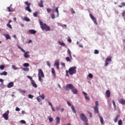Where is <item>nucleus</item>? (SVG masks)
<instances>
[{
  "label": "nucleus",
  "instance_id": "nucleus-1",
  "mask_svg": "<svg viewBox=\"0 0 125 125\" xmlns=\"http://www.w3.org/2000/svg\"><path fill=\"white\" fill-rule=\"evenodd\" d=\"M40 24L41 26V28L43 30H45V31H50V27L49 26H47L45 23H43V22L41 20L39 21Z\"/></svg>",
  "mask_w": 125,
  "mask_h": 125
},
{
  "label": "nucleus",
  "instance_id": "nucleus-2",
  "mask_svg": "<svg viewBox=\"0 0 125 125\" xmlns=\"http://www.w3.org/2000/svg\"><path fill=\"white\" fill-rule=\"evenodd\" d=\"M80 119H81L83 122H84L85 125H88V123H87L88 120H87V117H86L84 114L82 113L80 114Z\"/></svg>",
  "mask_w": 125,
  "mask_h": 125
},
{
  "label": "nucleus",
  "instance_id": "nucleus-3",
  "mask_svg": "<svg viewBox=\"0 0 125 125\" xmlns=\"http://www.w3.org/2000/svg\"><path fill=\"white\" fill-rule=\"evenodd\" d=\"M68 73L71 76H73L74 74L77 73V67L73 66L70 67L68 70Z\"/></svg>",
  "mask_w": 125,
  "mask_h": 125
},
{
  "label": "nucleus",
  "instance_id": "nucleus-4",
  "mask_svg": "<svg viewBox=\"0 0 125 125\" xmlns=\"http://www.w3.org/2000/svg\"><path fill=\"white\" fill-rule=\"evenodd\" d=\"M25 4L27 5V6L25 8V10L28 12H32V10L30 8V6H31V3H29V1H26L24 2Z\"/></svg>",
  "mask_w": 125,
  "mask_h": 125
},
{
  "label": "nucleus",
  "instance_id": "nucleus-5",
  "mask_svg": "<svg viewBox=\"0 0 125 125\" xmlns=\"http://www.w3.org/2000/svg\"><path fill=\"white\" fill-rule=\"evenodd\" d=\"M74 87V85H73V84L70 83V84H67L66 86H65V90H66V91L68 90H71L72 89H73Z\"/></svg>",
  "mask_w": 125,
  "mask_h": 125
},
{
  "label": "nucleus",
  "instance_id": "nucleus-6",
  "mask_svg": "<svg viewBox=\"0 0 125 125\" xmlns=\"http://www.w3.org/2000/svg\"><path fill=\"white\" fill-rule=\"evenodd\" d=\"M89 16L91 18V19L93 21L94 23L96 24V25H98V23H97V20H96V18L92 15V14H89Z\"/></svg>",
  "mask_w": 125,
  "mask_h": 125
},
{
  "label": "nucleus",
  "instance_id": "nucleus-7",
  "mask_svg": "<svg viewBox=\"0 0 125 125\" xmlns=\"http://www.w3.org/2000/svg\"><path fill=\"white\" fill-rule=\"evenodd\" d=\"M111 61H112V57H110L109 58H107L105 59V66H108V65H109V63L111 62Z\"/></svg>",
  "mask_w": 125,
  "mask_h": 125
},
{
  "label": "nucleus",
  "instance_id": "nucleus-8",
  "mask_svg": "<svg viewBox=\"0 0 125 125\" xmlns=\"http://www.w3.org/2000/svg\"><path fill=\"white\" fill-rule=\"evenodd\" d=\"M38 76L42 77V78H44V74H43V71L42 69H40L38 70Z\"/></svg>",
  "mask_w": 125,
  "mask_h": 125
},
{
  "label": "nucleus",
  "instance_id": "nucleus-9",
  "mask_svg": "<svg viewBox=\"0 0 125 125\" xmlns=\"http://www.w3.org/2000/svg\"><path fill=\"white\" fill-rule=\"evenodd\" d=\"M9 114V110H7L5 113L3 114V118H4V120H8V115Z\"/></svg>",
  "mask_w": 125,
  "mask_h": 125
},
{
  "label": "nucleus",
  "instance_id": "nucleus-10",
  "mask_svg": "<svg viewBox=\"0 0 125 125\" xmlns=\"http://www.w3.org/2000/svg\"><path fill=\"white\" fill-rule=\"evenodd\" d=\"M71 90L73 94H78V90L75 87V86H73V88H72Z\"/></svg>",
  "mask_w": 125,
  "mask_h": 125
},
{
  "label": "nucleus",
  "instance_id": "nucleus-11",
  "mask_svg": "<svg viewBox=\"0 0 125 125\" xmlns=\"http://www.w3.org/2000/svg\"><path fill=\"white\" fill-rule=\"evenodd\" d=\"M54 66H55L56 67V68L57 70L59 69V61H56L55 62V63L54 64Z\"/></svg>",
  "mask_w": 125,
  "mask_h": 125
},
{
  "label": "nucleus",
  "instance_id": "nucleus-12",
  "mask_svg": "<svg viewBox=\"0 0 125 125\" xmlns=\"http://www.w3.org/2000/svg\"><path fill=\"white\" fill-rule=\"evenodd\" d=\"M105 95L107 97V98H110V96H111V92L109 90H107L105 92Z\"/></svg>",
  "mask_w": 125,
  "mask_h": 125
},
{
  "label": "nucleus",
  "instance_id": "nucleus-13",
  "mask_svg": "<svg viewBox=\"0 0 125 125\" xmlns=\"http://www.w3.org/2000/svg\"><path fill=\"white\" fill-rule=\"evenodd\" d=\"M31 83L33 87H35V88H37V87H38V85L36 83L35 80L32 81Z\"/></svg>",
  "mask_w": 125,
  "mask_h": 125
},
{
  "label": "nucleus",
  "instance_id": "nucleus-14",
  "mask_svg": "<svg viewBox=\"0 0 125 125\" xmlns=\"http://www.w3.org/2000/svg\"><path fill=\"white\" fill-rule=\"evenodd\" d=\"M13 85H14V83L13 82H10L7 84V87L8 88H11Z\"/></svg>",
  "mask_w": 125,
  "mask_h": 125
},
{
  "label": "nucleus",
  "instance_id": "nucleus-15",
  "mask_svg": "<svg viewBox=\"0 0 125 125\" xmlns=\"http://www.w3.org/2000/svg\"><path fill=\"white\" fill-rule=\"evenodd\" d=\"M29 53H30L29 51H27V52H24V57L25 58H30V55H29Z\"/></svg>",
  "mask_w": 125,
  "mask_h": 125
},
{
  "label": "nucleus",
  "instance_id": "nucleus-16",
  "mask_svg": "<svg viewBox=\"0 0 125 125\" xmlns=\"http://www.w3.org/2000/svg\"><path fill=\"white\" fill-rule=\"evenodd\" d=\"M83 95H84L85 96V99L86 100H90V99L89 98V97L87 96V93H85V92L83 91Z\"/></svg>",
  "mask_w": 125,
  "mask_h": 125
},
{
  "label": "nucleus",
  "instance_id": "nucleus-17",
  "mask_svg": "<svg viewBox=\"0 0 125 125\" xmlns=\"http://www.w3.org/2000/svg\"><path fill=\"white\" fill-rule=\"evenodd\" d=\"M60 124V117H57L56 118V125H59Z\"/></svg>",
  "mask_w": 125,
  "mask_h": 125
},
{
  "label": "nucleus",
  "instance_id": "nucleus-18",
  "mask_svg": "<svg viewBox=\"0 0 125 125\" xmlns=\"http://www.w3.org/2000/svg\"><path fill=\"white\" fill-rule=\"evenodd\" d=\"M29 33L32 35H36L37 31L34 29H30L29 30Z\"/></svg>",
  "mask_w": 125,
  "mask_h": 125
},
{
  "label": "nucleus",
  "instance_id": "nucleus-19",
  "mask_svg": "<svg viewBox=\"0 0 125 125\" xmlns=\"http://www.w3.org/2000/svg\"><path fill=\"white\" fill-rule=\"evenodd\" d=\"M51 73H52L54 78H56V74L55 73V70L54 69V68H52Z\"/></svg>",
  "mask_w": 125,
  "mask_h": 125
},
{
  "label": "nucleus",
  "instance_id": "nucleus-20",
  "mask_svg": "<svg viewBox=\"0 0 125 125\" xmlns=\"http://www.w3.org/2000/svg\"><path fill=\"white\" fill-rule=\"evenodd\" d=\"M119 102L120 104H122V105H125V100H124L123 99H122L119 101Z\"/></svg>",
  "mask_w": 125,
  "mask_h": 125
},
{
  "label": "nucleus",
  "instance_id": "nucleus-21",
  "mask_svg": "<svg viewBox=\"0 0 125 125\" xmlns=\"http://www.w3.org/2000/svg\"><path fill=\"white\" fill-rule=\"evenodd\" d=\"M99 116L100 118V122L101 123L102 125H103V124H104V120H103V117L100 116V114H99Z\"/></svg>",
  "mask_w": 125,
  "mask_h": 125
},
{
  "label": "nucleus",
  "instance_id": "nucleus-22",
  "mask_svg": "<svg viewBox=\"0 0 125 125\" xmlns=\"http://www.w3.org/2000/svg\"><path fill=\"white\" fill-rule=\"evenodd\" d=\"M38 5L39 6H40V7H43V1H42V0H41L40 1V2L39 3Z\"/></svg>",
  "mask_w": 125,
  "mask_h": 125
},
{
  "label": "nucleus",
  "instance_id": "nucleus-23",
  "mask_svg": "<svg viewBox=\"0 0 125 125\" xmlns=\"http://www.w3.org/2000/svg\"><path fill=\"white\" fill-rule=\"evenodd\" d=\"M3 36L6 38V40H10V36L9 34H4Z\"/></svg>",
  "mask_w": 125,
  "mask_h": 125
},
{
  "label": "nucleus",
  "instance_id": "nucleus-24",
  "mask_svg": "<svg viewBox=\"0 0 125 125\" xmlns=\"http://www.w3.org/2000/svg\"><path fill=\"white\" fill-rule=\"evenodd\" d=\"M23 21H26V22H30V20L28 18L24 17L23 19Z\"/></svg>",
  "mask_w": 125,
  "mask_h": 125
},
{
  "label": "nucleus",
  "instance_id": "nucleus-25",
  "mask_svg": "<svg viewBox=\"0 0 125 125\" xmlns=\"http://www.w3.org/2000/svg\"><path fill=\"white\" fill-rule=\"evenodd\" d=\"M94 110L96 114H98L99 113V111H98V107L95 106L94 107Z\"/></svg>",
  "mask_w": 125,
  "mask_h": 125
},
{
  "label": "nucleus",
  "instance_id": "nucleus-26",
  "mask_svg": "<svg viewBox=\"0 0 125 125\" xmlns=\"http://www.w3.org/2000/svg\"><path fill=\"white\" fill-rule=\"evenodd\" d=\"M0 76H7V72L3 71L2 73H0Z\"/></svg>",
  "mask_w": 125,
  "mask_h": 125
},
{
  "label": "nucleus",
  "instance_id": "nucleus-27",
  "mask_svg": "<svg viewBox=\"0 0 125 125\" xmlns=\"http://www.w3.org/2000/svg\"><path fill=\"white\" fill-rule=\"evenodd\" d=\"M67 53L69 54L70 58L71 59H72V54H71V51L70 50V49H68L67 50Z\"/></svg>",
  "mask_w": 125,
  "mask_h": 125
},
{
  "label": "nucleus",
  "instance_id": "nucleus-28",
  "mask_svg": "<svg viewBox=\"0 0 125 125\" xmlns=\"http://www.w3.org/2000/svg\"><path fill=\"white\" fill-rule=\"evenodd\" d=\"M71 110H72V112L74 113V114H76V113H77V112L76 111V109H75V107L73 105L71 106Z\"/></svg>",
  "mask_w": 125,
  "mask_h": 125
},
{
  "label": "nucleus",
  "instance_id": "nucleus-29",
  "mask_svg": "<svg viewBox=\"0 0 125 125\" xmlns=\"http://www.w3.org/2000/svg\"><path fill=\"white\" fill-rule=\"evenodd\" d=\"M22 70L24 71V72H29V68H21Z\"/></svg>",
  "mask_w": 125,
  "mask_h": 125
},
{
  "label": "nucleus",
  "instance_id": "nucleus-30",
  "mask_svg": "<svg viewBox=\"0 0 125 125\" xmlns=\"http://www.w3.org/2000/svg\"><path fill=\"white\" fill-rule=\"evenodd\" d=\"M59 7H57L55 9L56 11L57 12V17H58L59 16V11L58 10Z\"/></svg>",
  "mask_w": 125,
  "mask_h": 125
},
{
  "label": "nucleus",
  "instance_id": "nucleus-31",
  "mask_svg": "<svg viewBox=\"0 0 125 125\" xmlns=\"http://www.w3.org/2000/svg\"><path fill=\"white\" fill-rule=\"evenodd\" d=\"M118 125H123V121L120 119L118 121Z\"/></svg>",
  "mask_w": 125,
  "mask_h": 125
},
{
  "label": "nucleus",
  "instance_id": "nucleus-32",
  "mask_svg": "<svg viewBox=\"0 0 125 125\" xmlns=\"http://www.w3.org/2000/svg\"><path fill=\"white\" fill-rule=\"evenodd\" d=\"M119 7H123V6H125V2H122L121 5H118Z\"/></svg>",
  "mask_w": 125,
  "mask_h": 125
},
{
  "label": "nucleus",
  "instance_id": "nucleus-33",
  "mask_svg": "<svg viewBox=\"0 0 125 125\" xmlns=\"http://www.w3.org/2000/svg\"><path fill=\"white\" fill-rule=\"evenodd\" d=\"M65 60L67 61V62H71V59L69 58V57L65 58Z\"/></svg>",
  "mask_w": 125,
  "mask_h": 125
},
{
  "label": "nucleus",
  "instance_id": "nucleus-34",
  "mask_svg": "<svg viewBox=\"0 0 125 125\" xmlns=\"http://www.w3.org/2000/svg\"><path fill=\"white\" fill-rule=\"evenodd\" d=\"M120 117V116L118 115L115 119H114V123H117L118 122V120L119 118Z\"/></svg>",
  "mask_w": 125,
  "mask_h": 125
},
{
  "label": "nucleus",
  "instance_id": "nucleus-35",
  "mask_svg": "<svg viewBox=\"0 0 125 125\" xmlns=\"http://www.w3.org/2000/svg\"><path fill=\"white\" fill-rule=\"evenodd\" d=\"M38 14H39V12H35L34 13H33V16L34 17H37V16H38Z\"/></svg>",
  "mask_w": 125,
  "mask_h": 125
},
{
  "label": "nucleus",
  "instance_id": "nucleus-36",
  "mask_svg": "<svg viewBox=\"0 0 125 125\" xmlns=\"http://www.w3.org/2000/svg\"><path fill=\"white\" fill-rule=\"evenodd\" d=\"M40 97H41V98L44 100V98H45V97L44 96V94H42V95H40Z\"/></svg>",
  "mask_w": 125,
  "mask_h": 125
},
{
  "label": "nucleus",
  "instance_id": "nucleus-37",
  "mask_svg": "<svg viewBox=\"0 0 125 125\" xmlns=\"http://www.w3.org/2000/svg\"><path fill=\"white\" fill-rule=\"evenodd\" d=\"M24 67H29L30 66V64L28 63H24L23 64Z\"/></svg>",
  "mask_w": 125,
  "mask_h": 125
},
{
  "label": "nucleus",
  "instance_id": "nucleus-38",
  "mask_svg": "<svg viewBox=\"0 0 125 125\" xmlns=\"http://www.w3.org/2000/svg\"><path fill=\"white\" fill-rule=\"evenodd\" d=\"M19 91H20V92H22L23 93H26V90H22V89H20L19 90Z\"/></svg>",
  "mask_w": 125,
  "mask_h": 125
},
{
  "label": "nucleus",
  "instance_id": "nucleus-39",
  "mask_svg": "<svg viewBox=\"0 0 125 125\" xmlns=\"http://www.w3.org/2000/svg\"><path fill=\"white\" fill-rule=\"evenodd\" d=\"M58 42L61 45H62V46H65V43L64 42H61L60 41H59Z\"/></svg>",
  "mask_w": 125,
  "mask_h": 125
},
{
  "label": "nucleus",
  "instance_id": "nucleus-40",
  "mask_svg": "<svg viewBox=\"0 0 125 125\" xmlns=\"http://www.w3.org/2000/svg\"><path fill=\"white\" fill-rule=\"evenodd\" d=\"M46 63H47V65L48 66V67H49V68H50L51 64H50V62H49V61H47L46 62Z\"/></svg>",
  "mask_w": 125,
  "mask_h": 125
},
{
  "label": "nucleus",
  "instance_id": "nucleus-41",
  "mask_svg": "<svg viewBox=\"0 0 125 125\" xmlns=\"http://www.w3.org/2000/svg\"><path fill=\"white\" fill-rule=\"evenodd\" d=\"M27 78H28V79H29V80H30L31 82H32V81H34V80H33V78L31 76H27Z\"/></svg>",
  "mask_w": 125,
  "mask_h": 125
},
{
  "label": "nucleus",
  "instance_id": "nucleus-42",
  "mask_svg": "<svg viewBox=\"0 0 125 125\" xmlns=\"http://www.w3.org/2000/svg\"><path fill=\"white\" fill-rule=\"evenodd\" d=\"M49 123H52L53 122V118L52 117L49 118Z\"/></svg>",
  "mask_w": 125,
  "mask_h": 125
},
{
  "label": "nucleus",
  "instance_id": "nucleus-43",
  "mask_svg": "<svg viewBox=\"0 0 125 125\" xmlns=\"http://www.w3.org/2000/svg\"><path fill=\"white\" fill-rule=\"evenodd\" d=\"M95 105L96 106L95 107H98V106L99 105V103H98V101H96L95 102Z\"/></svg>",
  "mask_w": 125,
  "mask_h": 125
},
{
  "label": "nucleus",
  "instance_id": "nucleus-44",
  "mask_svg": "<svg viewBox=\"0 0 125 125\" xmlns=\"http://www.w3.org/2000/svg\"><path fill=\"white\" fill-rule=\"evenodd\" d=\"M46 10H47V12L48 13H50L51 12V9L49 8H47L46 9Z\"/></svg>",
  "mask_w": 125,
  "mask_h": 125
},
{
  "label": "nucleus",
  "instance_id": "nucleus-45",
  "mask_svg": "<svg viewBox=\"0 0 125 125\" xmlns=\"http://www.w3.org/2000/svg\"><path fill=\"white\" fill-rule=\"evenodd\" d=\"M88 77L89 78H90V79H92V78H93V75H92V74L89 73L88 74Z\"/></svg>",
  "mask_w": 125,
  "mask_h": 125
},
{
  "label": "nucleus",
  "instance_id": "nucleus-46",
  "mask_svg": "<svg viewBox=\"0 0 125 125\" xmlns=\"http://www.w3.org/2000/svg\"><path fill=\"white\" fill-rule=\"evenodd\" d=\"M7 26L10 29H12V26L11 25L10 23H7Z\"/></svg>",
  "mask_w": 125,
  "mask_h": 125
},
{
  "label": "nucleus",
  "instance_id": "nucleus-47",
  "mask_svg": "<svg viewBox=\"0 0 125 125\" xmlns=\"http://www.w3.org/2000/svg\"><path fill=\"white\" fill-rule=\"evenodd\" d=\"M28 98H30V99H33L34 98V96L31 94L28 95Z\"/></svg>",
  "mask_w": 125,
  "mask_h": 125
},
{
  "label": "nucleus",
  "instance_id": "nucleus-48",
  "mask_svg": "<svg viewBox=\"0 0 125 125\" xmlns=\"http://www.w3.org/2000/svg\"><path fill=\"white\" fill-rule=\"evenodd\" d=\"M0 70H2L4 69V65H1L0 66Z\"/></svg>",
  "mask_w": 125,
  "mask_h": 125
},
{
  "label": "nucleus",
  "instance_id": "nucleus-49",
  "mask_svg": "<svg viewBox=\"0 0 125 125\" xmlns=\"http://www.w3.org/2000/svg\"><path fill=\"white\" fill-rule=\"evenodd\" d=\"M19 48L21 50V51H22V52H25V50L22 48V47H21L20 46H19Z\"/></svg>",
  "mask_w": 125,
  "mask_h": 125
},
{
  "label": "nucleus",
  "instance_id": "nucleus-50",
  "mask_svg": "<svg viewBox=\"0 0 125 125\" xmlns=\"http://www.w3.org/2000/svg\"><path fill=\"white\" fill-rule=\"evenodd\" d=\"M87 114H89L90 118H92V114L90 111H87Z\"/></svg>",
  "mask_w": 125,
  "mask_h": 125
},
{
  "label": "nucleus",
  "instance_id": "nucleus-51",
  "mask_svg": "<svg viewBox=\"0 0 125 125\" xmlns=\"http://www.w3.org/2000/svg\"><path fill=\"white\" fill-rule=\"evenodd\" d=\"M12 68L14 70H17V68L16 67V66H15V65H12Z\"/></svg>",
  "mask_w": 125,
  "mask_h": 125
},
{
  "label": "nucleus",
  "instance_id": "nucleus-52",
  "mask_svg": "<svg viewBox=\"0 0 125 125\" xmlns=\"http://www.w3.org/2000/svg\"><path fill=\"white\" fill-rule=\"evenodd\" d=\"M51 18L52 19H55V15L54 14H51Z\"/></svg>",
  "mask_w": 125,
  "mask_h": 125
},
{
  "label": "nucleus",
  "instance_id": "nucleus-53",
  "mask_svg": "<svg viewBox=\"0 0 125 125\" xmlns=\"http://www.w3.org/2000/svg\"><path fill=\"white\" fill-rule=\"evenodd\" d=\"M40 96L37 97V100L39 102H41L42 101V100L41 98H40Z\"/></svg>",
  "mask_w": 125,
  "mask_h": 125
},
{
  "label": "nucleus",
  "instance_id": "nucleus-54",
  "mask_svg": "<svg viewBox=\"0 0 125 125\" xmlns=\"http://www.w3.org/2000/svg\"><path fill=\"white\" fill-rule=\"evenodd\" d=\"M60 108H61V105H60L59 106H57L56 109L57 111H59V110H60Z\"/></svg>",
  "mask_w": 125,
  "mask_h": 125
},
{
  "label": "nucleus",
  "instance_id": "nucleus-55",
  "mask_svg": "<svg viewBox=\"0 0 125 125\" xmlns=\"http://www.w3.org/2000/svg\"><path fill=\"white\" fill-rule=\"evenodd\" d=\"M47 103H48V105H49V106H50L51 107L53 106L51 102H50V101H47Z\"/></svg>",
  "mask_w": 125,
  "mask_h": 125
},
{
  "label": "nucleus",
  "instance_id": "nucleus-56",
  "mask_svg": "<svg viewBox=\"0 0 125 125\" xmlns=\"http://www.w3.org/2000/svg\"><path fill=\"white\" fill-rule=\"evenodd\" d=\"M94 53L95 54H98V53H99V51L98 50H95Z\"/></svg>",
  "mask_w": 125,
  "mask_h": 125
},
{
  "label": "nucleus",
  "instance_id": "nucleus-57",
  "mask_svg": "<svg viewBox=\"0 0 125 125\" xmlns=\"http://www.w3.org/2000/svg\"><path fill=\"white\" fill-rule=\"evenodd\" d=\"M112 103H113V106L114 107V108H116V103H115V101H112Z\"/></svg>",
  "mask_w": 125,
  "mask_h": 125
},
{
  "label": "nucleus",
  "instance_id": "nucleus-58",
  "mask_svg": "<svg viewBox=\"0 0 125 125\" xmlns=\"http://www.w3.org/2000/svg\"><path fill=\"white\" fill-rule=\"evenodd\" d=\"M7 8L9 12H12V10H11V9H10V7H8Z\"/></svg>",
  "mask_w": 125,
  "mask_h": 125
},
{
  "label": "nucleus",
  "instance_id": "nucleus-59",
  "mask_svg": "<svg viewBox=\"0 0 125 125\" xmlns=\"http://www.w3.org/2000/svg\"><path fill=\"white\" fill-rule=\"evenodd\" d=\"M39 77V81L40 82H42V76H38Z\"/></svg>",
  "mask_w": 125,
  "mask_h": 125
},
{
  "label": "nucleus",
  "instance_id": "nucleus-60",
  "mask_svg": "<svg viewBox=\"0 0 125 125\" xmlns=\"http://www.w3.org/2000/svg\"><path fill=\"white\" fill-rule=\"evenodd\" d=\"M125 11H123L122 13V17H125Z\"/></svg>",
  "mask_w": 125,
  "mask_h": 125
},
{
  "label": "nucleus",
  "instance_id": "nucleus-61",
  "mask_svg": "<svg viewBox=\"0 0 125 125\" xmlns=\"http://www.w3.org/2000/svg\"><path fill=\"white\" fill-rule=\"evenodd\" d=\"M16 111H17L18 112H19V111H20V108H19V107H16Z\"/></svg>",
  "mask_w": 125,
  "mask_h": 125
},
{
  "label": "nucleus",
  "instance_id": "nucleus-62",
  "mask_svg": "<svg viewBox=\"0 0 125 125\" xmlns=\"http://www.w3.org/2000/svg\"><path fill=\"white\" fill-rule=\"evenodd\" d=\"M67 104L68 105V106H71V103H70V102L67 101Z\"/></svg>",
  "mask_w": 125,
  "mask_h": 125
},
{
  "label": "nucleus",
  "instance_id": "nucleus-63",
  "mask_svg": "<svg viewBox=\"0 0 125 125\" xmlns=\"http://www.w3.org/2000/svg\"><path fill=\"white\" fill-rule=\"evenodd\" d=\"M21 123H22V124H25L26 123V121H25L24 120H21Z\"/></svg>",
  "mask_w": 125,
  "mask_h": 125
},
{
  "label": "nucleus",
  "instance_id": "nucleus-64",
  "mask_svg": "<svg viewBox=\"0 0 125 125\" xmlns=\"http://www.w3.org/2000/svg\"><path fill=\"white\" fill-rule=\"evenodd\" d=\"M68 73H69V71L66 70V76H69V75L68 74Z\"/></svg>",
  "mask_w": 125,
  "mask_h": 125
}]
</instances>
